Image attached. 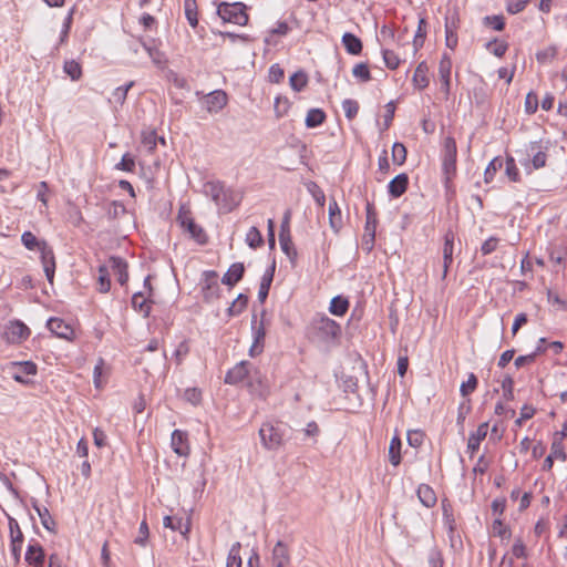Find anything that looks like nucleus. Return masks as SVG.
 <instances>
[{"mask_svg": "<svg viewBox=\"0 0 567 567\" xmlns=\"http://www.w3.org/2000/svg\"><path fill=\"white\" fill-rule=\"evenodd\" d=\"M275 113L277 117H282L286 115L290 109V102L285 96H277L275 100Z\"/></svg>", "mask_w": 567, "mask_h": 567, "instance_id": "obj_51", "label": "nucleus"}, {"mask_svg": "<svg viewBox=\"0 0 567 567\" xmlns=\"http://www.w3.org/2000/svg\"><path fill=\"white\" fill-rule=\"evenodd\" d=\"M107 262L120 285L124 286L128 280L127 262L123 258L116 256L110 257Z\"/></svg>", "mask_w": 567, "mask_h": 567, "instance_id": "obj_14", "label": "nucleus"}, {"mask_svg": "<svg viewBox=\"0 0 567 567\" xmlns=\"http://www.w3.org/2000/svg\"><path fill=\"white\" fill-rule=\"evenodd\" d=\"M259 436L267 450H278L284 443V431L280 424L264 423L259 430Z\"/></svg>", "mask_w": 567, "mask_h": 567, "instance_id": "obj_3", "label": "nucleus"}, {"mask_svg": "<svg viewBox=\"0 0 567 567\" xmlns=\"http://www.w3.org/2000/svg\"><path fill=\"white\" fill-rule=\"evenodd\" d=\"M21 241L29 250H39L42 244V240H38L31 231H24L21 236Z\"/></svg>", "mask_w": 567, "mask_h": 567, "instance_id": "obj_47", "label": "nucleus"}, {"mask_svg": "<svg viewBox=\"0 0 567 567\" xmlns=\"http://www.w3.org/2000/svg\"><path fill=\"white\" fill-rule=\"evenodd\" d=\"M429 68L425 62L419 63L414 71V75L412 79L414 87L417 90H423L429 85V78H427Z\"/></svg>", "mask_w": 567, "mask_h": 567, "instance_id": "obj_25", "label": "nucleus"}, {"mask_svg": "<svg viewBox=\"0 0 567 567\" xmlns=\"http://www.w3.org/2000/svg\"><path fill=\"white\" fill-rule=\"evenodd\" d=\"M365 226H364V231L367 233V235H371L372 231H375L377 229V223H378V218H377V212H375V208L373 206V204L371 203H367V206H365Z\"/></svg>", "mask_w": 567, "mask_h": 567, "instance_id": "obj_29", "label": "nucleus"}, {"mask_svg": "<svg viewBox=\"0 0 567 567\" xmlns=\"http://www.w3.org/2000/svg\"><path fill=\"white\" fill-rule=\"evenodd\" d=\"M452 61L447 55H443L439 65V76L441 82L451 80Z\"/></svg>", "mask_w": 567, "mask_h": 567, "instance_id": "obj_41", "label": "nucleus"}, {"mask_svg": "<svg viewBox=\"0 0 567 567\" xmlns=\"http://www.w3.org/2000/svg\"><path fill=\"white\" fill-rule=\"evenodd\" d=\"M25 561L33 567H41L44 563L43 548L38 544H29L25 553Z\"/></svg>", "mask_w": 567, "mask_h": 567, "instance_id": "obj_21", "label": "nucleus"}, {"mask_svg": "<svg viewBox=\"0 0 567 567\" xmlns=\"http://www.w3.org/2000/svg\"><path fill=\"white\" fill-rule=\"evenodd\" d=\"M401 445H402L401 440L398 436H394L390 442L389 460L393 466H398L401 462V454H400Z\"/></svg>", "mask_w": 567, "mask_h": 567, "instance_id": "obj_38", "label": "nucleus"}, {"mask_svg": "<svg viewBox=\"0 0 567 567\" xmlns=\"http://www.w3.org/2000/svg\"><path fill=\"white\" fill-rule=\"evenodd\" d=\"M392 159L396 165L404 164L406 159V148L402 143H394L392 146Z\"/></svg>", "mask_w": 567, "mask_h": 567, "instance_id": "obj_45", "label": "nucleus"}, {"mask_svg": "<svg viewBox=\"0 0 567 567\" xmlns=\"http://www.w3.org/2000/svg\"><path fill=\"white\" fill-rule=\"evenodd\" d=\"M488 431V423H482L478 425L477 430L472 433L468 437L467 450L471 454H474L481 445V442L486 437Z\"/></svg>", "mask_w": 567, "mask_h": 567, "instance_id": "obj_23", "label": "nucleus"}, {"mask_svg": "<svg viewBox=\"0 0 567 567\" xmlns=\"http://www.w3.org/2000/svg\"><path fill=\"white\" fill-rule=\"evenodd\" d=\"M290 564L289 549L281 540L277 542L272 549L271 567H287Z\"/></svg>", "mask_w": 567, "mask_h": 567, "instance_id": "obj_13", "label": "nucleus"}, {"mask_svg": "<svg viewBox=\"0 0 567 567\" xmlns=\"http://www.w3.org/2000/svg\"><path fill=\"white\" fill-rule=\"evenodd\" d=\"M116 169L125 171V172H133L135 168V161L131 156V154L126 153L123 155L121 162L116 164Z\"/></svg>", "mask_w": 567, "mask_h": 567, "instance_id": "obj_63", "label": "nucleus"}, {"mask_svg": "<svg viewBox=\"0 0 567 567\" xmlns=\"http://www.w3.org/2000/svg\"><path fill=\"white\" fill-rule=\"evenodd\" d=\"M9 529H10V537H11V551L14 558L18 560L21 555V546L23 543V534L20 529V526L18 522L9 517Z\"/></svg>", "mask_w": 567, "mask_h": 567, "instance_id": "obj_11", "label": "nucleus"}, {"mask_svg": "<svg viewBox=\"0 0 567 567\" xmlns=\"http://www.w3.org/2000/svg\"><path fill=\"white\" fill-rule=\"evenodd\" d=\"M245 267L241 262L233 264L227 272L223 276L221 282L229 287L235 286L244 276Z\"/></svg>", "mask_w": 567, "mask_h": 567, "instance_id": "obj_22", "label": "nucleus"}, {"mask_svg": "<svg viewBox=\"0 0 567 567\" xmlns=\"http://www.w3.org/2000/svg\"><path fill=\"white\" fill-rule=\"evenodd\" d=\"M505 173L512 182L519 181V172L513 157H507L505 161Z\"/></svg>", "mask_w": 567, "mask_h": 567, "instance_id": "obj_53", "label": "nucleus"}, {"mask_svg": "<svg viewBox=\"0 0 567 567\" xmlns=\"http://www.w3.org/2000/svg\"><path fill=\"white\" fill-rule=\"evenodd\" d=\"M457 148L454 137L446 136L443 143V173L445 181L450 182L456 173Z\"/></svg>", "mask_w": 567, "mask_h": 567, "instance_id": "obj_4", "label": "nucleus"}, {"mask_svg": "<svg viewBox=\"0 0 567 567\" xmlns=\"http://www.w3.org/2000/svg\"><path fill=\"white\" fill-rule=\"evenodd\" d=\"M177 221L181 225V227L188 231L190 237L195 239L198 244H205L207 241V237L205 231L200 226H198L188 209H185L184 207H181L177 216Z\"/></svg>", "mask_w": 567, "mask_h": 567, "instance_id": "obj_5", "label": "nucleus"}, {"mask_svg": "<svg viewBox=\"0 0 567 567\" xmlns=\"http://www.w3.org/2000/svg\"><path fill=\"white\" fill-rule=\"evenodd\" d=\"M185 16L190 27L196 28L198 25V12L196 0H184Z\"/></svg>", "mask_w": 567, "mask_h": 567, "instance_id": "obj_33", "label": "nucleus"}, {"mask_svg": "<svg viewBox=\"0 0 567 567\" xmlns=\"http://www.w3.org/2000/svg\"><path fill=\"white\" fill-rule=\"evenodd\" d=\"M342 43H343L347 52L352 55H358L362 51V42L353 33H350V32L344 33L342 37Z\"/></svg>", "mask_w": 567, "mask_h": 567, "instance_id": "obj_26", "label": "nucleus"}, {"mask_svg": "<svg viewBox=\"0 0 567 567\" xmlns=\"http://www.w3.org/2000/svg\"><path fill=\"white\" fill-rule=\"evenodd\" d=\"M342 109L344 111L346 117L348 120H352L359 112V104L354 100L347 99L342 102Z\"/></svg>", "mask_w": 567, "mask_h": 567, "instance_id": "obj_52", "label": "nucleus"}, {"mask_svg": "<svg viewBox=\"0 0 567 567\" xmlns=\"http://www.w3.org/2000/svg\"><path fill=\"white\" fill-rule=\"evenodd\" d=\"M329 223L334 231H338L342 226L341 210L334 199L329 204Z\"/></svg>", "mask_w": 567, "mask_h": 567, "instance_id": "obj_28", "label": "nucleus"}, {"mask_svg": "<svg viewBox=\"0 0 567 567\" xmlns=\"http://www.w3.org/2000/svg\"><path fill=\"white\" fill-rule=\"evenodd\" d=\"M248 303V297L240 293L238 297L233 301V303L228 307L227 312L228 316L234 317L240 315Z\"/></svg>", "mask_w": 567, "mask_h": 567, "instance_id": "obj_39", "label": "nucleus"}, {"mask_svg": "<svg viewBox=\"0 0 567 567\" xmlns=\"http://www.w3.org/2000/svg\"><path fill=\"white\" fill-rule=\"evenodd\" d=\"M382 54L384 63L389 69L395 70L400 65V59L394 51L383 50Z\"/></svg>", "mask_w": 567, "mask_h": 567, "instance_id": "obj_57", "label": "nucleus"}, {"mask_svg": "<svg viewBox=\"0 0 567 567\" xmlns=\"http://www.w3.org/2000/svg\"><path fill=\"white\" fill-rule=\"evenodd\" d=\"M544 349L542 346H538L537 349L530 353V354H527V355H519L515 359V367L517 369L524 367L525 364H529V363H533L537 357L538 353L543 352Z\"/></svg>", "mask_w": 567, "mask_h": 567, "instance_id": "obj_54", "label": "nucleus"}, {"mask_svg": "<svg viewBox=\"0 0 567 567\" xmlns=\"http://www.w3.org/2000/svg\"><path fill=\"white\" fill-rule=\"evenodd\" d=\"M41 254V262L43 267H52L55 266V259L52 248H50L47 241L42 240L41 248L39 249Z\"/></svg>", "mask_w": 567, "mask_h": 567, "instance_id": "obj_40", "label": "nucleus"}, {"mask_svg": "<svg viewBox=\"0 0 567 567\" xmlns=\"http://www.w3.org/2000/svg\"><path fill=\"white\" fill-rule=\"evenodd\" d=\"M47 327L58 338L72 340L74 337L73 327L66 323L63 319L50 318L47 322Z\"/></svg>", "mask_w": 567, "mask_h": 567, "instance_id": "obj_8", "label": "nucleus"}, {"mask_svg": "<svg viewBox=\"0 0 567 567\" xmlns=\"http://www.w3.org/2000/svg\"><path fill=\"white\" fill-rule=\"evenodd\" d=\"M109 269V264L99 267L97 290L102 293L107 292L111 288Z\"/></svg>", "mask_w": 567, "mask_h": 567, "instance_id": "obj_30", "label": "nucleus"}, {"mask_svg": "<svg viewBox=\"0 0 567 567\" xmlns=\"http://www.w3.org/2000/svg\"><path fill=\"white\" fill-rule=\"evenodd\" d=\"M248 362L241 361L230 369L226 377L225 382L228 384H237L248 375Z\"/></svg>", "mask_w": 567, "mask_h": 567, "instance_id": "obj_19", "label": "nucleus"}, {"mask_svg": "<svg viewBox=\"0 0 567 567\" xmlns=\"http://www.w3.org/2000/svg\"><path fill=\"white\" fill-rule=\"evenodd\" d=\"M64 72L73 80L78 81L82 76V68L75 60H69L64 63Z\"/></svg>", "mask_w": 567, "mask_h": 567, "instance_id": "obj_43", "label": "nucleus"}, {"mask_svg": "<svg viewBox=\"0 0 567 567\" xmlns=\"http://www.w3.org/2000/svg\"><path fill=\"white\" fill-rule=\"evenodd\" d=\"M477 378L474 373H471L468 375L467 382H464L461 384V394L463 396H467L470 393H472L477 388Z\"/></svg>", "mask_w": 567, "mask_h": 567, "instance_id": "obj_59", "label": "nucleus"}, {"mask_svg": "<svg viewBox=\"0 0 567 567\" xmlns=\"http://www.w3.org/2000/svg\"><path fill=\"white\" fill-rule=\"evenodd\" d=\"M483 22L487 27H492L496 31H502L505 28L503 16H486Z\"/></svg>", "mask_w": 567, "mask_h": 567, "instance_id": "obj_56", "label": "nucleus"}, {"mask_svg": "<svg viewBox=\"0 0 567 567\" xmlns=\"http://www.w3.org/2000/svg\"><path fill=\"white\" fill-rule=\"evenodd\" d=\"M246 243L252 249H256L262 245L264 239L257 227H251L248 230L246 235Z\"/></svg>", "mask_w": 567, "mask_h": 567, "instance_id": "obj_44", "label": "nucleus"}, {"mask_svg": "<svg viewBox=\"0 0 567 567\" xmlns=\"http://www.w3.org/2000/svg\"><path fill=\"white\" fill-rule=\"evenodd\" d=\"M419 501L427 508L433 507L436 502V494L433 488L427 484H421L416 491Z\"/></svg>", "mask_w": 567, "mask_h": 567, "instance_id": "obj_24", "label": "nucleus"}, {"mask_svg": "<svg viewBox=\"0 0 567 567\" xmlns=\"http://www.w3.org/2000/svg\"><path fill=\"white\" fill-rule=\"evenodd\" d=\"M557 55V48L550 45L542 51L536 53V59L539 63H546L555 59Z\"/></svg>", "mask_w": 567, "mask_h": 567, "instance_id": "obj_55", "label": "nucleus"}, {"mask_svg": "<svg viewBox=\"0 0 567 567\" xmlns=\"http://www.w3.org/2000/svg\"><path fill=\"white\" fill-rule=\"evenodd\" d=\"M504 165V161L501 157L493 158L485 169L484 176L485 182L488 183L493 179L495 173L499 171Z\"/></svg>", "mask_w": 567, "mask_h": 567, "instance_id": "obj_48", "label": "nucleus"}, {"mask_svg": "<svg viewBox=\"0 0 567 567\" xmlns=\"http://www.w3.org/2000/svg\"><path fill=\"white\" fill-rule=\"evenodd\" d=\"M240 543H235L228 554L226 567H241Z\"/></svg>", "mask_w": 567, "mask_h": 567, "instance_id": "obj_42", "label": "nucleus"}, {"mask_svg": "<svg viewBox=\"0 0 567 567\" xmlns=\"http://www.w3.org/2000/svg\"><path fill=\"white\" fill-rule=\"evenodd\" d=\"M34 509L37 511L40 519H41V524L42 526L49 530V532H54L55 530V522L54 519L52 518L49 509L47 507H41V506H38V505H34Z\"/></svg>", "mask_w": 567, "mask_h": 567, "instance_id": "obj_35", "label": "nucleus"}, {"mask_svg": "<svg viewBox=\"0 0 567 567\" xmlns=\"http://www.w3.org/2000/svg\"><path fill=\"white\" fill-rule=\"evenodd\" d=\"M326 120V113L321 109H311L306 116V126L309 128L321 125Z\"/></svg>", "mask_w": 567, "mask_h": 567, "instance_id": "obj_31", "label": "nucleus"}, {"mask_svg": "<svg viewBox=\"0 0 567 567\" xmlns=\"http://www.w3.org/2000/svg\"><path fill=\"white\" fill-rule=\"evenodd\" d=\"M289 84L293 91L301 92L308 84L307 73L301 70L295 72L289 79Z\"/></svg>", "mask_w": 567, "mask_h": 567, "instance_id": "obj_36", "label": "nucleus"}, {"mask_svg": "<svg viewBox=\"0 0 567 567\" xmlns=\"http://www.w3.org/2000/svg\"><path fill=\"white\" fill-rule=\"evenodd\" d=\"M279 243L281 250L289 257L290 260L297 258V250L293 246L290 234H279Z\"/></svg>", "mask_w": 567, "mask_h": 567, "instance_id": "obj_32", "label": "nucleus"}, {"mask_svg": "<svg viewBox=\"0 0 567 567\" xmlns=\"http://www.w3.org/2000/svg\"><path fill=\"white\" fill-rule=\"evenodd\" d=\"M132 307L146 318L151 311V301L144 296V292L138 291L132 297Z\"/></svg>", "mask_w": 567, "mask_h": 567, "instance_id": "obj_27", "label": "nucleus"}, {"mask_svg": "<svg viewBox=\"0 0 567 567\" xmlns=\"http://www.w3.org/2000/svg\"><path fill=\"white\" fill-rule=\"evenodd\" d=\"M507 48L506 42L496 39L486 43V49L497 58H502L506 53Z\"/></svg>", "mask_w": 567, "mask_h": 567, "instance_id": "obj_46", "label": "nucleus"}, {"mask_svg": "<svg viewBox=\"0 0 567 567\" xmlns=\"http://www.w3.org/2000/svg\"><path fill=\"white\" fill-rule=\"evenodd\" d=\"M453 251H454V234H453V231L449 230L444 236L442 279H445L447 276L449 268L453 261Z\"/></svg>", "mask_w": 567, "mask_h": 567, "instance_id": "obj_12", "label": "nucleus"}, {"mask_svg": "<svg viewBox=\"0 0 567 567\" xmlns=\"http://www.w3.org/2000/svg\"><path fill=\"white\" fill-rule=\"evenodd\" d=\"M514 380L511 375H506L502 381L503 396L507 401H512L514 399Z\"/></svg>", "mask_w": 567, "mask_h": 567, "instance_id": "obj_58", "label": "nucleus"}, {"mask_svg": "<svg viewBox=\"0 0 567 567\" xmlns=\"http://www.w3.org/2000/svg\"><path fill=\"white\" fill-rule=\"evenodd\" d=\"M275 270H276V262L274 261L271 264V266L265 271V274L261 278L259 291H258V300L261 303L265 302L268 297L271 282L274 280Z\"/></svg>", "mask_w": 567, "mask_h": 567, "instance_id": "obj_20", "label": "nucleus"}, {"mask_svg": "<svg viewBox=\"0 0 567 567\" xmlns=\"http://www.w3.org/2000/svg\"><path fill=\"white\" fill-rule=\"evenodd\" d=\"M349 308V301L340 296L332 298L329 310L332 315L343 316Z\"/></svg>", "mask_w": 567, "mask_h": 567, "instance_id": "obj_37", "label": "nucleus"}, {"mask_svg": "<svg viewBox=\"0 0 567 567\" xmlns=\"http://www.w3.org/2000/svg\"><path fill=\"white\" fill-rule=\"evenodd\" d=\"M340 332V326L326 316L313 318L309 327L311 338L323 343L336 340Z\"/></svg>", "mask_w": 567, "mask_h": 567, "instance_id": "obj_1", "label": "nucleus"}, {"mask_svg": "<svg viewBox=\"0 0 567 567\" xmlns=\"http://www.w3.org/2000/svg\"><path fill=\"white\" fill-rule=\"evenodd\" d=\"M163 525L166 528H169L174 532H179L182 535L186 536L190 532V519L189 518H182V517H173V516H165L163 518Z\"/></svg>", "mask_w": 567, "mask_h": 567, "instance_id": "obj_16", "label": "nucleus"}, {"mask_svg": "<svg viewBox=\"0 0 567 567\" xmlns=\"http://www.w3.org/2000/svg\"><path fill=\"white\" fill-rule=\"evenodd\" d=\"M204 192L217 206L225 207L226 190L220 182H207L204 185Z\"/></svg>", "mask_w": 567, "mask_h": 567, "instance_id": "obj_15", "label": "nucleus"}, {"mask_svg": "<svg viewBox=\"0 0 567 567\" xmlns=\"http://www.w3.org/2000/svg\"><path fill=\"white\" fill-rule=\"evenodd\" d=\"M352 74L358 78L361 82H368L371 80V73L367 63H358L352 70Z\"/></svg>", "mask_w": 567, "mask_h": 567, "instance_id": "obj_50", "label": "nucleus"}, {"mask_svg": "<svg viewBox=\"0 0 567 567\" xmlns=\"http://www.w3.org/2000/svg\"><path fill=\"white\" fill-rule=\"evenodd\" d=\"M285 71L279 64H272L269 69L268 79L271 83H279L284 80Z\"/></svg>", "mask_w": 567, "mask_h": 567, "instance_id": "obj_61", "label": "nucleus"}, {"mask_svg": "<svg viewBox=\"0 0 567 567\" xmlns=\"http://www.w3.org/2000/svg\"><path fill=\"white\" fill-rule=\"evenodd\" d=\"M245 4L240 2H223L218 6L217 13L225 22H230L238 25H246L248 22V16L245 12Z\"/></svg>", "mask_w": 567, "mask_h": 567, "instance_id": "obj_2", "label": "nucleus"}, {"mask_svg": "<svg viewBox=\"0 0 567 567\" xmlns=\"http://www.w3.org/2000/svg\"><path fill=\"white\" fill-rule=\"evenodd\" d=\"M142 144L152 153L156 148L157 135L154 131L143 133Z\"/></svg>", "mask_w": 567, "mask_h": 567, "instance_id": "obj_60", "label": "nucleus"}, {"mask_svg": "<svg viewBox=\"0 0 567 567\" xmlns=\"http://www.w3.org/2000/svg\"><path fill=\"white\" fill-rule=\"evenodd\" d=\"M538 107V97L534 92H529L525 99V111L528 114H534Z\"/></svg>", "mask_w": 567, "mask_h": 567, "instance_id": "obj_64", "label": "nucleus"}, {"mask_svg": "<svg viewBox=\"0 0 567 567\" xmlns=\"http://www.w3.org/2000/svg\"><path fill=\"white\" fill-rule=\"evenodd\" d=\"M133 85H134V82L131 81L127 84L115 89V91L113 92V97H114L115 102L120 103V104H123L125 102V100H126V95H127L128 90Z\"/></svg>", "mask_w": 567, "mask_h": 567, "instance_id": "obj_62", "label": "nucleus"}, {"mask_svg": "<svg viewBox=\"0 0 567 567\" xmlns=\"http://www.w3.org/2000/svg\"><path fill=\"white\" fill-rule=\"evenodd\" d=\"M30 336V329L20 320H12L6 326L3 338L9 343H21Z\"/></svg>", "mask_w": 567, "mask_h": 567, "instance_id": "obj_6", "label": "nucleus"}, {"mask_svg": "<svg viewBox=\"0 0 567 567\" xmlns=\"http://www.w3.org/2000/svg\"><path fill=\"white\" fill-rule=\"evenodd\" d=\"M12 378L20 383H28L27 375H34L37 373V364L32 361L12 362L11 363Z\"/></svg>", "mask_w": 567, "mask_h": 567, "instance_id": "obj_9", "label": "nucleus"}, {"mask_svg": "<svg viewBox=\"0 0 567 567\" xmlns=\"http://www.w3.org/2000/svg\"><path fill=\"white\" fill-rule=\"evenodd\" d=\"M529 152L533 155L532 164L535 169H539L546 165L547 155L545 152L539 150V146L536 143L530 144Z\"/></svg>", "mask_w": 567, "mask_h": 567, "instance_id": "obj_34", "label": "nucleus"}, {"mask_svg": "<svg viewBox=\"0 0 567 567\" xmlns=\"http://www.w3.org/2000/svg\"><path fill=\"white\" fill-rule=\"evenodd\" d=\"M218 276L215 271H205L202 282V292L205 301H212L218 297Z\"/></svg>", "mask_w": 567, "mask_h": 567, "instance_id": "obj_7", "label": "nucleus"}, {"mask_svg": "<svg viewBox=\"0 0 567 567\" xmlns=\"http://www.w3.org/2000/svg\"><path fill=\"white\" fill-rule=\"evenodd\" d=\"M551 457L554 458H557V460H561V461H566V452L564 450V445L561 443V437H555L553 443H551V446H550V454H549Z\"/></svg>", "mask_w": 567, "mask_h": 567, "instance_id": "obj_49", "label": "nucleus"}, {"mask_svg": "<svg viewBox=\"0 0 567 567\" xmlns=\"http://www.w3.org/2000/svg\"><path fill=\"white\" fill-rule=\"evenodd\" d=\"M171 445L174 452L179 456H186L189 453L187 434L181 430H175L172 433Z\"/></svg>", "mask_w": 567, "mask_h": 567, "instance_id": "obj_17", "label": "nucleus"}, {"mask_svg": "<svg viewBox=\"0 0 567 567\" xmlns=\"http://www.w3.org/2000/svg\"><path fill=\"white\" fill-rule=\"evenodd\" d=\"M408 185H409V176L405 173H401V174L396 175L389 183V186H388L389 194L392 197L398 198L406 192Z\"/></svg>", "mask_w": 567, "mask_h": 567, "instance_id": "obj_18", "label": "nucleus"}, {"mask_svg": "<svg viewBox=\"0 0 567 567\" xmlns=\"http://www.w3.org/2000/svg\"><path fill=\"white\" fill-rule=\"evenodd\" d=\"M228 97L223 90L210 92L205 97V107L209 113H218L227 104Z\"/></svg>", "mask_w": 567, "mask_h": 567, "instance_id": "obj_10", "label": "nucleus"}]
</instances>
